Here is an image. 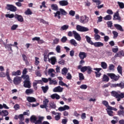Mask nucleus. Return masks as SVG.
Returning a JSON list of instances; mask_svg holds the SVG:
<instances>
[{"label": "nucleus", "mask_w": 124, "mask_h": 124, "mask_svg": "<svg viewBox=\"0 0 124 124\" xmlns=\"http://www.w3.org/2000/svg\"><path fill=\"white\" fill-rule=\"evenodd\" d=\"M94 38L95 40H96V41H98V40L100 39V36L97 34H95Z\"/></svg>", "instance_id": "603ef678"}, {"label": "nucleus", "mask_w": 124, "mask_h": 124, "mask_svg": "<svg viewBox=\"0 0 124 124\" xmlns=\"http://www.w3.org/2000/svg\"><path fill=\"white\" fill-rule=\"evenodd\" d=\"M109 80H110V79L109 78V77L107 76V75L104 74L103 75V77L102 78V81L103 82H109Z\"/></svg>", "instance_id": "393cba45"}, {"label": "nucleus", "mask_w": 124, "mask_h": 124, "mask_svg": "<svg viewBox=\"0 0 124 124\" xmlns=\"http://www.w3.org/2000/svg\"><path fill=\"white\" fill-rule=\"evenodd\" d=\"M61 113H58V114L55 116L54 119L55 121H60L61 120Z\"/></svg>", "instance_id": "de8ad7c7"}, {"label": "nucleus", "mask_w": 124, "mask_h": 124, "mask_svg": "<svg viewBox=\"0 0 124 124\" xmlns=\"http://www.w3.org/2000/svg\"><path fill=\"white\" fill-rule=\"evenodd\" d=\"M27 73H28L27 68H24L22 71V75L21 76V77H24L25 75H26V74H27Z\"/></svg>", "instance_id": "4d7b16f0"}, {"label": "nucleus", "mask_w": 124, "mask_h": 124, "mask_svg": "<svg viewBox=\"0 0 124 124\" xmlns=\"http://www.w3.org/2000/svg\"><path fill=\"white\" fill-rule=\"evenodd\" d=\"M58 63L59 64H61V65H64V64L65 63V61L63 60H61V61H59L58 62Z\"/></svg>", "instance_id": "e2e57ef3"}, {"label": "nucleus", "mask_w": 124, "mask_h": 124, "mask_svg": "<svg viewBox=\"0 0 124 124\" xmlns=\"http://www.w3.org/2000/svg\"><path fill=\"white\" fill-rule=\"evenodd\" d=\"M107 75L108 76L109 78H110V79H112V80H114V81H119V79L120 78H121V76L120 75H116L114 73H108L107 74Z\"/></svg>", "instance_id": "20e7f679"}, {"label": "nucleus", "mask_w": 124, "mask_h": 124, "mask_svg": "<svg viewBox=\"0 0 124 124\" xmlns=\"http://www.w3.org/2000/svg\"><path fill=\"white\" fill-rule=\"evenodd\" d=\"M113 20H118V21H121V18L119 16V11H117L114 13L113 15Z\"/></svg>", "instance_id": "f3484780"}, {"label": "nucleus", "mask_w": 124, "mask_h": 124, "mask_svg": "<svg viewBox=\"0 0 124 124\" xmlns=\"http://www.w3.org/2000/svg\"><path fill=\"white\" fill-rule=\"evenodd\" d=\"M49 105L50 106V107L51 108H52V109H56V104H55V103L54 102H50L49 103Z\"/></svg>", "instance_id": "8fccbe9b"}, {"label": "nucleus", "mask_w": 124, "mask_h": 124, "mask_svg": "<svg viewBox=\"0 0 124 124\" xmlns=\"http://www.w3.org/2000/svg\"><path fill=\"white\" fill-rule=\"evenodd\" d=\"M13 82L15 85H19V84H21V82H22V77L16 76L14 78Z\"/></svg>", "instance_id": "6e6552de"}, {"label": "nucleus", "mask_w": 124, "mask_h": 124, "mask_svg": "<svg viewBox=\"0 0 124 124\" xmlns=\"http://www.w3.org/2000/svg\"><path fill=\"white\" fill-rule=\"evenodd\" d=\"M78 77L79 81H83L85 79V77H84V75L82 73H78Z\"/></svg>", "instance_id": "2f4dec72"}, {"label": "nucleus", "mask_w": 124, "mask_h": 124, "mask_svg": "<svg viewBox=\"0 0 124 124\" xmlns=\"http://www.w3.org/2000/svg\"><path fill=\"white\" fill-rule=\"evenodd\" d=\"M95 47H102L104 46V44L103 43H101L100 42H97L95 43H93V45Z\"/></svg>", "instance_id": "6ab92c4d"}, {"label": "nucleus", "mask_w": 124, "mask_h": 124, "mask_svg": "<svg viewBox=\"0 0 124 124\" xmlns=\"http://www.w3.org/2000/svg\"><path fill=\"white\" fill-rule=\"evenodd\" d=\"M48 103H49V100L48 99H46L43 101V104L46 105V106H48Z\"/></svg>", "instance_id": "052dcab7"}, {"label": "nucleus", "mask_w": 124, "mask_h": 124, "mask_svg": "<svg viewBox=\"0 0 124 124\" xmlns=\"http://www.w3.org/2000/svg\"><path fill=\"white\" fill-rule=\"evenodd\" d=\"M53 91L54 93H62L63 91V88L61 87V86H58L55 87Z\"/></svg>", "instance_id": "4468645a"}, {"label": "nucleus", "mask_w": 124, "mask_h": 124, "mask_svg": "<svg viewBox=\"0 0 124 124\" xmlns=\"http://www.w3.org/2000/svg\"><path fill=\"white\" fill-rule=\"evenodd\" d=\"M25 93L27 94H29V93L31 94V93H33V91L31 89H27L25 91Z\"/></svg>", "instance_id": "49530a36"}, {"label": "nucleus", "mask_w": 124, "mask_h": 124, "mask_svg": "<svg viewBox=\"0 0 124 124\" xmlns=\"http://www.w3.org/2000/svg\"><path fill=\"white\" fill-rule=\"evenodd\" d=\"M117 71L121 76H123V67L121 65H118L117 67Z\"/></svg>", "instance_id": "b1692460"}, {"label": "nucleus", "mask_w": 124, "mask_h": 124, "mask_svg": "<svg viewBox=\"0 0 124 124\" xmlns=\"http://www.w3.org/2000/svg\"><path fill=\"white\" fill-rule=\"evenodd\" d=\"M85 38L88 43H89V44H91V45H93V43L91 40V37H90L89 36H86Z\"/></svg>", "instance_id": "c85d7f7f"}, {"label": "nucleus", "mask_w": 124, "mask_h": 124, "mask_svg": "<svg viewBox=\"0 0 124 124\" xmlns=\"http://www.w3.org/2000/svg\"><path fill=\"white\" fill-rule=\"evenodd\" d=\"M61 41L62 42V43H65L66 41H67V38L65 36H63L61 39Z\"/></svg>", "instance_id": "bf43d9fd"}, {"label": "nucleus", "mask_w": 124, "mask_h": 124, "mask_svg": "<svg viewBox=\"0 0 124 124\" xmlns=\"http://www.w3.org/2000/svg\"><path fill=\"white\" fill-rule=\"evenodd\" d=\"M108 70L110 71H114L115 70V65L113 64H110L108 66Z\"/></svg>", "instance_id": "c9c22d12"}, {"label": "nucleus", "mask_w": 124, "mask_h": 124, "mask_svg": "<svg viewBox=\"0 0 124 124\" xmlns=\"http://www.w3.org/2000/svg\"><path fill=\"white\" fill-rule=\"evenodd\" d=\"M13 76H20L21 75V70H18L17 71H13L12 73Z\"/></svg>", "instance_id": "4be33fe9"}, {"label": "nucleus", "mask_w": 124, "mask_h": 124, "mask_svg": "<svg viewBox=\"0 0 124 124\" xmlns=\"http://www.w3.org/2000/svg\"><path fill=\"white\" fill-rule=\"evenodd\" d=\"M15 19L17 20V21L18 22H20L21 23L22 22H24V18H23V16L21 15H18V14H16L15 15Z\"/></svg>", "instance_id": "ddd939ff"}, {"label": "nucleus", "mask_w": 124, "mask_h": 124, "mask_svg": "<svg viewBox=\"0 0 124 124\" xmlns=\"http://www.w3.org/2000/svg\"><path fill=\"white\" fill-rule=\"evenodd\" d=\"M69 14V15H70V16H72V17H73L75 16V11L73 10H71L70 11Z\"/></svg>", "instance_id": "680f3d73"}, {"label": "nucleus", "mask_w": 124, "mask_h": 124, "mask_svg": "<svg viewBox=\"0 0 124 124\" xmlns=\"http://www.w3.org/2000/svg\"><path fill=\"white\" fill-rule=\"evenodd\" d=\"M117 114L118 116H120V117H121V116H124V110H122L118 111L117 112Z\"/></svg>", "instance_id": "09e8293b"}, {"label": "nucleus", "mask_w": 124, "mask_h": 124, "mask_svg": "<svg viewBox=\"0 0 124 124\" xmlns=\"http://www.w3.org/2000/svg\"><path fill=\"white\" fill-rule=\"evenodd\" d=\"M70 44H71V45H73L75 46H77V42H76V41L74 39H72L70 40Z\"/></svg>", "instance_id": "f704fd0d"}, {"label": "nucleus", "mask_w": 124, "mask_h": 124, "mask_svg": "<svg viewBox=\"0 0 124 124\" xmlns=\"http://www.w3.org/2000/svg\"><path fill=\"white\" fill-rule=\"evenodd\" d=\"M5 17L6 18H9L10 19H12V18H15V15L14 14H6L5 15Z\"/></svg>", "instance_id": "4c0bfd02"}, {"label": "nucleus", "mask_w": 124, "mask_h": 124, "mask_svg": "<svg viewBox=\"0 0 124 124\" xmlns=\"http://www.w3.org/2000/svg\"><path fill=\"white\" fill-rule=\"evenodd\" d=\"M7 77V79L9 81V82H10V83H12V79L10 78V76H9V70L7 69L6 70V74L5 73L1 72L0 73V77Z\"/></svg>", "instance_id": "7ed1b4c3"}, {"label": "nucleus", "mask_w": 124, "mask_h": 124, "mask_svg": "<svg viewBox=\"0 0 124 124\" xmlns=\"http://www.w3.org/2000/svg\"><path fill=\"white\" fill-rule=\"evenodd\" d=\"M59 10L60 11L56 12V13H54V14H55L54 17H57L58 19H61V14L64 16L67 15V13L63 9L60 8Z\"/></svg>", "instance_id": "f03ea898"}, {"label": "nucleus", "mask_w": 124, "mask_h": 124, "mask_svg": "<svg viewBox=\"0 0 124 124\" xmlns=\"http://www.w3.org/2000/svg\"><path fill=\"white\" fill-rule=\"evenodd\" d=\"M40 22L42 23L43 24H44L45 25H49V23L46 21H45V20L41 18L40 19Z\"/></svg>", "instance_id": "13d9d810"}, {"label": "nucleus", "mask_w": 124, "mask_h": 124, "mask_svg": "<svg viewBox=\"0 0 124 124\" xmlns=\"http://www.w3.org/2000/svg\"><path fill=\"white\" fill-rule=\"evenodd\" d=\"M18 119L20 120V122H23L25 120L24 115L23 114H19L18 115Z\"/></svg>", "instance_id": "3c124183"}, {"label": "nucleus", "mask_w": 124, "mask_h": 124, "mask_svg": "<svg viewBox=\"0 0 124 124\" xmlns=\"http://www.w3.org/2000/svg\"><path fill=\"white\" fill-rule=\"evenodd\" d=\"M23 78L25 80L30 81V76L25 75L23 77H21V79Z\"/></svg>", "instance_id": "a19ab883"}, {"label": "nucleus", "mask_w": 124, "mask_h": 124, "mask_svg": "<svg viewBox=\"0 0 124 124\" xmlns=\"http://www.w3.org/2000/svg\"><path fill=\"white\" fill-rule=\"evenodd\" d=\"M124 51L121 50L118 51L115 55V57H124Z\"/></svg>", "instance_id": "5701e85b"}, {"label": "nucleus", "mask_w": 124, "mask_h": 124, "mask_svg": "<svg viewBox=\"0 0 124 124\" xmlns=\"http://www.w3.org/2000/svg\"><path fill=\"white\" fill-rule=\"evenodd\" d=\"M35 65H37L38 64H39V61H38V60H39V58L38 57H35Z\"/></svg>", "instance_id": "338daca9"}, {"label": "nucleus", "mask_w": 124, "mask_h": 124, "mask_svg": "<svg viewBox=\"0 0 124 124\" xmlns=\"http://www.w3.org/2000/svg\"><path fill=\"white\" fill-rule=\"evenodd\" d=\"M113 88L119 87L121 89L124 88V81H121L120 83L113 84H112Z\"/></svg>", "instance_id": "9d476101"}, {"label": "nucleus", "mask_w": 124, "mask_h": 124, "mask_svg": "<svg viewBox=\"0 0 124 124\" xmlns=\"http://www.w3.org/2000/svg\"><path fill=\"white\" fill-rule=\"evenodd\" d=\"M24 87L28 88V89H31V81L30 80H24Z\"/></svg>", "instance_id": "f8f14e48"}, {"label": "nucleus", "mask_w": 124, "mask_h": 124, "mask_svg": "<svg viewBox=\"0 0 124 124\" xmlns=\"http://www.w3.org/2000/svg\"><path fill=\"white\" fill-rule=\"evenodd\" d=\"M78 57L80 60H84V59L87 58V53L85 52H80Z\"/></svg>", "instance_id": "dca6fc26"}, {"label": "nucleus", "mask_w": 124, "mask_h": 124, "mask_svg": "<svg viewBox=\"0 0 124 124\" xmlns=\"http://www.w3.org/2000/svg\"><path fill=\"white\" fill-rule=\"evenodd\" d=\"M112 33L113 34V38H117L119 36V33L116 31H112Z\"/></svg>", "instance_id": "a18cd8bd"}, {"label": "nucleus", "mask_w": 124, "mask_h": 124, "mask_svg": "<svg viewBox=\"0 0 124 124\" xmlns=\"http://www.w3.org/2000/svg\"><path fill=\"white\" fill-rule=\"evenodd\" d=\"M102 103L103 105H104L105 106H106V107L107 108V109H108V108H109V107H110V106H109V103L106 100H104L102 102Z\"/></svg>", "instance_id": "72a5a7b5"}, {"label": "nucleus", "mask_w": 124, "mask_h": 124, "mask_svg": "<svg viewBox=\"0 0 124 124\" xmlns=\"http://www.w3.org/2000/svg\"><path fill=\"white\" fill-rule=\"evenodd\" d=\"M1 113H2V117H6V116H8V114H9V112H8V111L6 110H2L1 111Z\"/></svg>", "instance_id": "cd10ccee"}, {"label": "nucleus", "mask_w": 124, "mask_h": 124, "mask_svg": "<svg viewBox=\"0 0 124 124\" xmlns=\"http://www.w3.org/2000/svg\"><path fill=\"white\" fill-rule=\"evenodd\" d=\"M89 17L87 16H82L80 17V22L82 23V24H87V23L89 22Z\"/></svg>", "instance_id": "1a4fd4ad"}, {"label": "nucleus", "mask_w": 124, "mask_h": 124, "mask_svg": "<svg viewBox=\"0 0 124 124\" xmlns=\"http://www.w3.org/2000/svg\"><path fill=\"white\" fill-rule=\"evenodd\" d=\"M59 3L61 6H66V5H68V1L67 0H60Z\"/></svg>", "instance_id": "a211bd4d"}, {"label": "nucleus", "mask_w": 124, "mask_h": 124, "mask_svg": "<svg viewBox=\"0 0 124 124\" xmlns=\"http://www.w3.org/2000/svg\"><path fill=\"white\" fill-rule=\"evenodd\" d=\"M106 110H107V114L108 115V116H109L110 117H113L114 116V112L112 111V110H107V109Z\"/></svg>", "instance_id": "e433bc0d"}, {"label": "nucleus", "mask_w": 124, "mask_h": 124, "mask_svg": "<svg viewBox=\"0 0 124 124\" xmlns=\"http://www.w3.org/2000/svg\"><path fill=\"white\" fill-rule=\"evenodd\" d=\"M41 89L44 93H46L48 92V90H49V86H48V85H46V86H42Z\"/></svg>", "instance_id": "a878e982"}, {"label": "nucleus", "mask_w": 124, "mask_h": 124, "mask_svg": "<svg viewBox=\"0 0 124 124\" xmlns=\"http://www.w3.org/2000/svg\"><path fill=\"white\" fill-rule=\"evenodd\" d=\"M38 84V81H35V82H34L33 83V87L35 91H36L37 90V84Z\"/></svg>", "instance_id": "79ce46f5"}, {"label": "nucleus", "mask_w": 124, "mask_h": 124, "mask_svg": "<svg viewBox=\"0 0 124 124\" xmlns=\"http://www.w3.org/2000/svg\"><path fill=\"white\" fill-rule=\"evenodd\" d=\"M51 8L53 10H58V6L55 4H52L51 5Z\"/></svg>", "instance_id": "69168bd1"}, {"label": "nucleus", "mask_w": 124, "mask_h": 124, "mask_svg": "<svg viewBox=\"0 0 124 124\" xmlns=\"http://www.w3.org/2000/svg\"><path fill=\"white\" fill-rule=\"evenodd\" d=\"M67 72H68V70L67 68H63L62 70V75H64V76H65V75H66Z\"/></svg>", "instance_id": "7c9ffc66"}, {"label": "nucleus", "mask_w": 124, "mask_h": 124, "mask_svg": "<svg viewBox=\"0 0 124 124\" xmlns=\"http://www.w3.org/2000/svg\"><path fill=\"white\" fill-rule=\"evenodd\" d=\"M68 28H69V26L68 25H64L62 26L61 28V31H65L66 30H68Z\"/></svg>", "instance_id": "ea45409f"}, {"label": "nucleus", "mask_w": 124, "mask_h": 124, "mask_svg": "<svg viewBox=\"0 0 124 124\" xmlns=\"http://www.w3.org/2000/svg\"><path fill=\"white\" fill-rule=\"evenodd\" d=\"M12 46H15V45L11 44H8L6 46V48H7L8 50H10V51H12V47H11Z\"/></svg>", "instance_id": "c03bdc74"}, {"label": "nucleus", "mask_w": 124, "mask_h": 124, "mask_svg": "<svg viewBox=\"0 0 124 124\" xmlns=\"http://www.w3.org/2000/svg\"><path fill=\"white\" fill-rule=\"evenodd\" d=\"M56 51L57 53H61V46H57L56 48Z\"/></svg>", "instance_id": "0e129e2a"}, {"label": "nucleus", "mask_w": 124, "mask_h": 124, "mask_svg": "<svg viewBox=\"0 0 124 124\" xmlns=\"http://www.w3.org/2000/svg\"><path fill=\"white\" fill-rule=\"evenodd\" d=\"M24 13L26 15H31L32 12H31L30 9H27Z\"/></svg>", "instance_id": "58836bf2"}, {"label": "nucleus", "mask_w": 124, "mask_h": 124, "mask_svg": "<svg viewBox=\"0 0 124 124\" xmlns=\"http://www.w3.org/2000/svg\"><path fill=\"white\" fill-rule=\"evenodd\" d=\"M111 95L116 98L118 102L121 101V99H122V98H124V93H123L120 91H112L111 92Z\"/></svg>", "instance_id": "f257e3e1"}, {"label": "nucleus", "mask_w": 124, "mask_h": 124, "mask_svg": "<svg viewBox=\"0 0 124 124\" xmlns=\"http://www.w3.org/2000/svg\"><path fill=\"white\" fill-rule=\"evenodd\" d=\"M88 88V86L86 84H82L80 86V89H81V90H87Z\"/></svg>", "instance_id": "6e6d98bb"}, {"label": "nucleus", "mask_w": 124, "mask_h": 124, "mask_svg": "<svg viewBox=\"0 0 124 124\" xmlns=\"http://www.w3.org/2000/svg\"><path fill=\"white\" fill-rule=\"evenodd\" d=\"M104 20L105 21H110V20H112V16L110 15H107L104 17Z\"/></svg>", "instance_id": "c756f323"}, {"label": "nucleus", "mask_w": 124, "mask_h": 124, "mask_svg": "<svg viewBox=\"0 0 124 124\" xmlns=\"http://www.w3.org/2000/svg\"><path fill=\"white\" fill-rule=\"evenodd\" d=\"M114 27L118 31H124V29H123V27H122V26L119 24H114Z\"/></svg>", "instance_id": "bb28decb"}, {"label": "nucleus", "mask_w": 124, "mask_h": 124, "mask_svg": "<svg viewBox=\"0 0 124 124\" xmlns=\"http://www.w3.org/2000/svg\"><path fill=\"white\" fill-rule=\"evenodd\" d=\"M76 30H77L78 31H81L82 32H84L85 31H89V28L79 25H77Z\"/></svg>", "instance_id": "0eeeda50"}, {"label": "nucleus", "mask_w": 124, "mask_h": 124, "mask_svg": "<svg viewBox=\"0 0 124 124\" xmlns=\"http://www.w3.org/2000/svg\"><path fill=\"white\" fill-rule=\"evenodd\" d=\"M48 62L51 63L52 65H55V64H56V62H57V58H56V57H51L48 59Z\"/></svg>", "instance_id": "2eb2a0df"}, {"label": "nucleus", "mask_w": 124, "mask_h": 124, "mask_svg": "<svg viewBox=\"0 0 124 124\" xmlns=\"http://www.w3.org/2000/svg\"><path fill=\"white\" fill-rule=\"evenodd\" d=\"M68 121V120L67 119H62V124H66L67 123Z\"/></svg>", "instance_id": "774afa93"}, {"label": "nucleus", "mask_w": 124, "mask_h": 124, "mask_svg": "<svg viewBox=\"0 0 124 124\" xmlns=\"http://www.w3.org/2000/svg\"><path fill=\"white\" fill-rule=\"evenodd\" d=\"M18 28V25L14 24L11 28V31H15Z\"/></svg>", "instance_id": "5fc2aeb1"}, {"label": "nucleus", "mask_w": 124, "mask_h": 124, "mask_svg": "<svg viewBox=\"0 0 124 124\" xmlns=\"http://www.w3.org/2000/svg\"><path fill=\"white\" fill-rule=\"evenodd\" d=\"M5 8L7 10H9L11 12H16L17 11V7L12 4H7Z\"/></svg>", "instance_id": "39448f33"}, {"label": "nucleus", "mask_w": 124, "mask_h": 124, "mask_svg": "<svg viewBox=\"0 0 124 124\" xmlns=\"http://www.w3.org/2000/svg\"><path fill=\"white\" fill-rule=\"evenodd\" d=\"M73 34L76 40H78V41H80L81 40V36H80V34H79L76 31H73Z\"/></svg>", "instance_id": "9b49d317"}, {"label": "nucleus", "mask_w": 124, "mask_h": 124, "mask_svg": "<svg viewBox=\"0 0 124 124\" xmlns=\"http://www.w3.org/2000/svg\"><path fill=\"white\" fill-rule=\"evenodd\" d=\"M66 79H67V80H71V79H72V76L71 75V74H70V73H67Z\"/></svg>", "instance_id": "864d4df0"}, {"label": "nucleus", "mask_w": 124, "mask_h": 124, "mask_svg": "<svg viewBox=\"0 0 124 124\" xmlns=\"http://www.w3.org/2000/svg\"><path fill=\"white\" fill-rule=\"evenodd\" d=\"M51 98L52 99H55V98L57 100L60 99L61 98V97L59 96V94L57 93H54L50 95Z\"/></svg>", "instance_id": "aec40b11"}, {"label": "nucleus", "mask_w": 124, "mask_h": 124, "mask_svg": "<svg viewBox=\"0 0 124 124\" xmlns=\"http://www.w3.org/2000/svg\"><path fill=\"white\" fill-rule=\"evenodd\" d=\"M101 66L102 67L103 69H107V63L104 62H102L101 63Z\"/></svg>", "instance_id": "473e14b6"}, {"label": "nucleus", "mask_w": 124, "mask_h": 124, "mask_svg": "<svg viewBox=\"0 0 124 124\" xmlns=\"http://www.w3.org/2000/svg\"><path fill=\"white\" fill-rule=\"evenodd\" d=\"M117 3L121 9H123V8H124V4L123 2L118 1Z\"/></svg>", "instance_id": "37998d69"}, {"label": "nucleus", "mask_w": 124, "mask_h": 124, "mask_svg": "<svg viewBox=\"0 0 124 124\" xmlns=\"http://www.w3.org/2000/svg\"><path fill=\"white\" fill-rule=\"evenodd\" d=\"M27 100L28 102L30 103L35 102L36 101V99L33 97L28 96L27 97Z\"/></svg>", "instance_id": "412c9836"}, {"label": "nucleus", "mask_w": 124, "mask_h": 124, "mask_svg": "<svg viewBox=\"0 0 124 124\" xmlns=\"http://www.w3.org/2000/svg\"><path fill=\"white\" fill-rule=\"evenodd\" d=\"M87 71L88 74H92V72H93V68L90 66H85L82 67L81 72H86Z\"/></svg>", "instance_id": "423d86ee"}]
</instances>
